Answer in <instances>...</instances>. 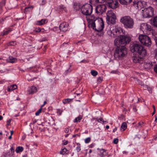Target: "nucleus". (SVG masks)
I'll return each mask as SVG.
<instances>
[{"label": "nucleus", "mask_w": 157, "mask_h": 157, "mask_svg": "<svg viewBox=\"0 0 157 157\" xmlns=\"http://www.w3.org/2000/svg\"><path fill=\"white\" fill-rule=\"evenodd\" d=\"M107 9L105 4H101L98 5L95 9L96 13L98 15H101L105 13Z\"/></svg>", "instance_id": "11"}, {"label": "nucleus", "mask_w": 157, "mask_h": 157, "mask_svg": "<svg viewBox=\"0 0 157 157\" xmlns=\"http://www.w3.org/2000/svg\"><path fill=\"white\" fill-rule=\"evenodd\" d=\"M123 153L124 154V153H125V154H126L127 153V152H126V151H124L123 152Z\"/></svg>", "instance_id": "61"}, {"label": "nucleus", "mask_w": 157, "mask_h": 157, "mask_svg": "<svg viewBox=\"0 0 157 157\" xmlns=\"http://www.w3.org/2000/svg\"><path fill=\"white\" fill-rule=\"evenodd\" d=\"M91 75L93 76H95L97 75L98 74L97 71L94 70H92L91 71Z\"/></svg>", "instance_id": "29"}, {"label": "nucleus", "mask_w": 157, "mask_h": 157, "mask_svg": "<svg viewBox=\"0 0 157 157\" xmlns=\"http://www.w3.org/2000/svg\"><path fill=\"white\" fill-rule=\"evenodd\" d=\"M11 31V30H9L6 31L5 32L3 33L2 34V36H3L4 35H7L9 33V32Z\"/></svg>", "instance_id": "38"}, {"label": "nucleus", "mask_w": 157, "mask_h": 157, "mask_svg": "<svg viewBox=\"0 0 157 157\" xmlns=\"http://www.w3.org/2000/svg\"><path fill=\"white\" fill-rule=\"evenodd\" d=\"M118 142V140L117 138L114 139L113 141V143L115 144H117Z\"/></svg>", "instance_id": "39"}, {"label": "nucleus", "mask_w": 157, "mask_h": 157, "mask_svg": "<svg viewBox=\"0 0 157 157\" xmlns=\"http://www.w3.org/2000/svg\"><path fill=\"white\" fill-rule=\"evenodd\" d=\"M36 122V121H34L33 122V124H34Z\"/></svg>", "instance_id": "63"}, {"label": "nucleus", "mask_w": 157, "mask_h": 157, "mask_svg": "<svg viewBox=\"0 0 157 157\" xmlns=\"http://www.w3.org/2000/svg\"><path fill=\"white\" fill-rule=\"evenodd\" d=\"M2 119H3V117H2V116L0 115V120H2Z\"/></svg>", "instance_id": "56"}, {"label": "nucleus", "mask_w": 157, "mask_h": 157, "mask_svg": "<svg viewBox=\"0 0 157 157\" xmlns=\"http://www.w3.org/2000/svg\"><path fill=\"white\" fill-rule=\"evenodd\" d=\"M152 24L155 27H157V16L153 17L152 20Z\"/></svg>", "instance_id": "19"}, {"label": "nucleus", "mask_w": 157, "mask_h": 157, "mask_svg": "<svg viewBox=\"0 0 157 157\" xmlns=\"http://www.w3.org/2000/svg\"><path fill=\"white\" fill-rule=\"evenodd\" d=\"M37 91V89L36 88L35 86H32L30 89V92L29 93L30 94H33L36 92Z\"/></svg>", "instance_id": "20"}, {"label": "nucleus", "mask_w": 157, "mask_h": 157, "mask_svg": "<svg viewBox=\"0 0 157 157\" xmlns=\"http://www.w3.org/2000/svg\"><path fill=\"white\" fill-rule=\"evenodd\" d=\"M127 128V125L125 122H123L121 126V129H123V131L125 130Z\"/></svg>", "instance_id": "23"}, {"label": "nucleus", "mask_w": 157, "mask_h": 157, "mask_svg": "<svg viewBox=\"0 0 157 157\" xmlns=\"http://www.w3.org/2000/svg\"><path fill=\"white\" fill-rule=\"evenodd\" d=\"M23 148L22 147L19 146L17 147L16 149V151L17 153H18L22 151H23Z\"/></svg>", "instance_id": "25"}, {"label": "nucleus", "mask_w": 157, "mask_h": 157, "mask_svg": "<svg viewBox=\"0 0 157 157\" xmlns=\"http://www.w3.org/2000/svg\"><path fill=\"white\" fill-rule=\"evenodd\" d=\"M77 5H78L77 3H74V5H75V6H77Z\"/></svg>", "instance_id": "64"}, {"label": "nucleus", "mask_w": 157, "mask_h": 157, "mask_svg": "<svg viewBox=\"0 0 157 157\" xmlns=\"http://www.w3.org/2000/svg\"><path fill=\"white\" fill-rule=\"evenodd\" d=\"M8 62L11 63H13L16 62L17 61L16 58H14L12 56H10L9 59L7 60Z\"/></svg>", "instance_id": "18"}, {"label": "nucleus", "mask_w": 157, "mask_h": 157, "mask_svg": "<svg viewBox=\"0 0 157 157\" xmlns=\"http://www.w3.org/2000/svg\"><path fill=\"white\" fill-rule=\"evenodd\" d=\"M145 66H146V67L147 68H151L153 66V64L152 62H150L148 63H146V64L145 65Z\"/></svg>", "instance_id": "22"}, {"label": "nucleus", "mask_w": 157, "mask_h": 157, "mask_svg": "<svg viewBox=\"0 0 157 157\" xmlns=\"http://www.w3.org/2000/svg\"><path fill=\"white\" fill-rule=\"evenodd\" d=\"M47 103V102L46 101H44V103L43 105L41 106V107L42 108V107L44 106Z\"/></svg>", "instance_id": "48"}, {"label": "nucleus", "mask_w": 157, "mask_h": 157, "mask_svg": "<svg viewBox=\"0 0 157 157\" xmlns=\"http://www.w3.org/2000/svg\"><path fill=\"white\" fill-rule=\"evenodd\" d=\"M132 58L133 62L135 63H140L141 60H142V58L136 56L132 57Z\"/></svg>", "instance_id": "17"}, {"label": "nucleus", "mask_w": 157, "mask_h": 157, "mask_svg": "<svg viewBox=\"0 0 157 157\" xmlns=\"http://www.w3.org/2000/svg\"><path fill=\"white\" fill-rule=\"evenodd\" d=\"M41 29L40 28H36L35 29V31L37 32H39L41 31Z\"/></svg>", "instance_id": "42"}, {"label": "nucleus", "mask_w": 157, "mask_h": 157, "mask_svg": "<svg viewBox=\"0 0 157 157\" xmlns=\"http://www.w3.org/2000/svg\"><path fill=\"white\" fill-rule=\"evenodd\" d=\"M10 133H11V136H12V135L13 134V131L12 130L11 131Z\"/></svg>", "instance_id": "54"}, {"label": "nucleus", "mask_w": 157, "mask_h": 157, "mask_svg": "<svg viewBox=\"0 0 157 157\" xmlns=\"http://www.w3.org/2000/svg\"><path fill=\"white\" fill-rule=\"evenodd\" d=\"M93 7L91 5L86 4L83 5L81 8L82 13L84 15L90 16L92 12Z\"/></svg>", "instance_id": "8"}, {"label": "nucleus", "mask_w": 157, "mask_h": 157, "mask_svg": "<svg viewBox=\"0 0 157 157\" xmlns=\"http://www.w3.org/2000/svg\"><path fill=\"white\" fill-rule=\"evenodd\" d=\"M143 14L145 18L151 17L153 15L154 10L153 8L149 6L142 10Z\"/></svg>", "instance_id": "10"}, {"label": "nucleus", "mask_w": 157, "mask_h": 157, "mask_svg": "<svg viewBox=\"0 0 157 157\" xmlns=\"http://www.w3.org/2000/svg\"><path fill=\"white\" fill-rule=\"evenodd\" d=\"M67 141H66L65 142H64V145H67Z\"/></svg>", "instance_id": "53"}, {"label": "nucleus", "mask_w": 157, "mask_h": 157, "mask_svg": "<svg viewBox=\"0 0 157 157\" xmlns=\"http://www.w3.org/2000/svg\"><path fill=\"white\" fill-rule=\"evenodd\" d=\"M3 3V5H5V2L4 1H3L2 2Z\"/></svg>", "instance_id": "57"}, {"label": "nucleus", "mask_w": 157, "mask_h": 157, "mask_svg": "<svg viewBox=\"0 0 157 157\" xmlns=\"http://www.w3.org/2000/svg\"><path fill=\"white\" fill-rule=\"evenodd\" d=\"M11 138H12V136H11V135H10V136H9V139H11Z\"/></svg>", "instance_id": "60"}, {"label": "nucleus", "mask_w": 157, "mask_h": 157, "mask_svg": "<svg viewBox=\"0 0 157 157\" xmlns=\"http://www.w3.org/2000/svg\"><path fill=\"white\" fill-rule=\"evenodd\" d=\"M79 8H80V7H79V6H78V8H76V10H78V9H79Z\"/></svg>", "instance_id": "62"}, {"label": "nucleus", "mask_w": 157, "mask_h": 157, "mask_svg": "<svg viewBox=\"0 0 157 157\" xmlns=\"http://www.w3.org/2000/svg\"><path fill=\"white\" fill-rule=\"evenodd\" d=\"M106 21L108 24H114L115 23L116 17L112 10L108 11L106 13Z\"/></svg>", "instance_id": "7"}, {"label": "nucleus", "mask_w": 157, "mask_h": 157, "mask_svg": "<svg viewBox=\"0 0 157 157\" xmlns=\"http://www.w3.org/2000/svg\"><path fill=\"white\" fill-rule=\"evenodd\" d=\"M100 153H102V154H100V155L101 156H104V155H105V150H104V149H102V150H101V151Z\"/></svg>", "instance_id": "31"}, {"label": "nucleus", "mask_w": 157, "mask_h": 157, "mask_svg": "<svg viewBox=\"0 0 157 157\" xmlns=\"http://www.w3.org/2000/svg\"><path fill=\"white\" fill-rule=\"evenodd\" d=\"M67 149L66 148H63L60 151V153L61 154L64 155L67 152Z\"/></svg>", "instance_id": "30"}, {"label": "nucleus", "mask_w": 157, "mask_h": 157, "mask_svg": "<svg viewBox=\"0 0 157 157\" xmlns=\"http://www.w3.org/2000/svg\"><path fill=\"white\" fill-rule=\"evenodd\" d=\"M10 150H11V152L13 154H12L11 155H10V156H13V153H14V149H13V147H12L10 149Z\"/></svg>", "instance_id": "41"}, {"label": "nucleus", "mask_w": 157, "mask_h": 157, "mask_svg": "<svg viewBox=\"0 0 157 157\" xmlns=\"http://www.w3.org/2000/svg\"><path fill=\"white\" fill-rule=\"evenodd\" d=\"M96 120H97L98 122H102L104 123L105 121H103V119L102 118H101L100 119H98V118L96 119Z\"/></svg>", "instance_id": "37"}, {"label": "nucleus", "mask_w": 157, "mask_h": 157, "mask_svg": "<svg viewBox=\"0 0 157 157\" xmlns=\"http://www.w3.org/2000/svg\"><path fill=\"white\" fill-rule=\"evenodd\" d=\"M106 31L107 34L112 37H115V36L118 37L120 35H123V29L120 28H113L110 27H107Z\"/></svg>", "instance_id": "5"}, {"label": "nucleus", "mask_w": 157, "mask_h": 157, "mask_svg": "<svg viewBox=\"0 0 157 157\" xmlns=\"http://www.w3.org/2000/svg\"><path fill=\"white\" fill-rule=\"evenodd\" d=\"M33 7V6L28 7H26L24 9V13H26L28 11H32Z\"/></svg>", "instance_id": "24"}, {"label": "nucleus", "mask_w": 157, "mask_h": 157, "mask_svg": "<svg viewBox=\"0 0 157 157\" xmlns=\"http://www.w3.org/2000/svg\"><path fill=\"white\" fill-rule=\"evenodd\" d=\"M89 27H91L97 32H101L104 27V24L101 18H96L90 21L88 25Z\"/></svg>", "instance_id": "1"}, {"label": "nucleus", "mask_w": 157, "mask_h": 157, "mask_svg": "<svg viewBox=\"0 0 157 157\" xmlns=\"http://www.w3.org/2000/svg\"><path fill=\"white\" fill-rule=\"evenodd\" d=\"M72 99L67 98L64 99L63 101V102L64 104L69 103L71 101Z\"/></svg>", "instance_id": "27"}, {"label": "nucleus", "mask_w": 157, "mask_h": 157, "mask_svg": "<svg viewBox=\"0 0 157 157\" xmlns=\"http://www.w3.org/2000/svg\"><path fill=\"white\" fill-rule=\"evenodd\" d=\"M155 121L157 122V117L156 115H155Z\"/></svg>", "instance_id": "52"}, {"label": "nucleus", "mask_w": 157, "mask_h": 157, "mask_svg": "<svg viewBox=\"0 0 157 157\" xmlns=\"http://www.w3.org/2000/svg\"><path fill=\"white\" fill-rule=\"evenodd\" d=\"M120 21L127 28H132L133 27L134 21L129 16H125L121 17Z\"/></svg>", "instance_id": "6"}, {"label": "nucleus", "mask_w": 157, "mask_h": 157, "mask_svg": "<svg viewBox=\"0 0 157 157\" xmlns=\"http://www.w3.org/2000/svg\"><path fill=\"white\" fill-rule=\"evenodd\" d=\"M114 53V57L116 59H121L127 54V49L124 45L117 46Z\"/></svg>", "instance_id": "4"}, {"label": "nucleus", "mask_w": 157, "mask_h": 157, "mask_svg": "<svg viewBox=\"0 0 157 157\" xmlns=\"http://www.w3.org/2000/svg\"><path fill=\"white\" fill-rule=\"evenodd\" d=\"M108 6L109 7L115 9L118 7V2L116 0H107Z\"/></svg>", "instance_id": "12"}, {"label": "nucleus", "mask_w": 157, "mask_h": 157, "mask_svg": "<svg viewBox=\"0 0 157 157\" xmlns=\"http://www.w3.org/2000/svg\"><path fill=\"white\" fill-rule=\"evenodd\" d=\"M106 128L107 129H108L109 128V125H106Z\"/></svg>", "instance_id": "59"}, {"label": "nucleus", "mask_w": 157, "mask_h": 157, "mask_svg": "<svg viewBox=\"0 0 157 157\" xmlns=\"http://www.w3.org/2000/svg\"><path fill=\"white\" fill-rule=\"evenodd\" d=\"M82 117L81 116L75 118L74 120V122H80V120L82 119Z\"/></svg>", "instance_id": "28"}, {"label": "nucleus", "mask_w": 157, "mask_h": 157, "mask_svg": "<svg viewBox=\"0 0 157 157\" xmlns=\"http://www.w3.org/2000/svg\"><path fill=\"white\" fill-rule=\"evenodd\" d=\"M90 137H88L85 140V142L86 143H88L90 141Z\"/></svg>", "instance_id": "36"}, {"label": "nucleus", "mask_w": 157, "mask_h": 157, "mask_svg": "<svg viewBox=\"0 0 157 157\" xmlns=\"http://www.w3.org/2000/svg\"><path fill=\"white\" fill-rule=\"evenodd\" d=\"M12 121V119H10L7 121V125H9L10 124V123Z\"/></svg>", "instance_id": "43"}, {"label": "nucleus", "mask_w": 157, "mask_h": 157, "mask_svg": "<svg viewBox=\"0 0 157 157\" xmlns=\"http://www.w3.org/2000/svg\"><path fill=\"white\" fill-rule=\"evenodd\" d=\"M7 153H5L2 156V157H6V155H7Z\"/></svg>", "instance_id": "50"}, {"label": "nucleus", "mask_w": 157, "mask_h": 157, "mask_svg": "<svg viewBox=\"0 0 157 157\" xmlns=\"http://www.w3.org/2000/svg\"><path fill=\"white\" fill-rule=\"evenodd\" d=\"M154 71L157 73V65L155 66L154 67Z\"/></svg>", "instance_id": "45"}, {"label": "nucleus", "mask_w": 157, "mask_h": 157, "mask_svg": "<svg viewBox=\"0 0 157 157\" xmlns=\"http://www.w3.org/2000/svg\"><path fill=\"white\" fill-rule=\"evenodd\" d=\"M59 28L61 31L66 32L69 29V25L65 22H63L59 25Z\"/></svg>", "instance_id": "13"}, {"label": "nucleus", "mask_w": 157, "mask_h": 157, "mask_svg": "<svg viewBox=\"0 0 157 157\" xmlns=\"http://www.w3.org/2000/svg\"><path fill=\"white\" fill-rule=\"evenodd\" d=\"M9 44L10 45H14L16 44V43L15 42H10L9 43Z\"/></svg>", "instance_id": "44"}, {"label": "nucleus", "mask_w": 157, "mask_h": 157, "mask_svg": "<svg viewBox=\"0 0 157 157\" xmlns=\"http://www.w3.org/2000/svg\"><path fill=\"white\" fill-rule=\"evenodd\" d=\"M146 26L147 32H150V33H152L153 30L151 28V26L147 24Z\"/></svg>", "instance_id": "21"}, {"label": "nucleus", "mask_w": 157, "mask_h": 157, "mask_svg": "<svg viewBox=\"0 0 157 157\" xmlns=\"http://www.w3.org/2000/svg\"><path fill=\"white\" fill-rule=\"evenodd\" d=\"M131 40V38L129 36L120 35L115 39L114 44L116 46H121V44L125 45L129 43Z\"/></svg>", "instance_id": "3"}, {"label": "nucleus", "mask_w": 157, "mask_h": 157, "mask_svg": "<svg viewBox=\"0 0 157 157\" xmlns=\"http://www.w3.org/2000/svg\"><path fill=\"white\" fill-rule=\"evenodd\" d=\"M77 147H76V150L77 152H79L81 150V148L80 147V144L78 143H77Z\"/></svg>", "instance_id": "33"}, {"label": "nucleus", "mask_w": 157, "mask_h": 157, "mask_svg": "<svg viewBox=\"0 0 157 157\" xmlns=\"http://www.w3.org/2000/svg\"><path fill=\"white\" fill-rule=\"evenodd\" d=\"M17 86L15 84H13L8 86L7 88V90L9 92H10L17 89Z\"/></svg>", "instance_id": "16"}, {"label": "nucleus", "mask_w": 157, "mask_h": 157, "mask_svg": "<svg viewBox=\"0 0 157 157\" xmlns=\"http://www.w3.org/2000/svg\"><path fill=\"white\" fill-rule=\"evenodd\" d=\"M42 108L41 107V108L37 112L35 113V115L36 116H38L40 113L41 112L42 110Z\"/></svg>", "instance_id": "32"}, {"label": "nucleus", "mask_w": 157, "mask_h": 157, "mask_svg": "<svg viewBox=\"0 0 157 157\" xmlns=\"http://www.w3.org/2000/svg\"><path fill=\"white\" fill-rule=\"evenodd\" d=\"M59 8L61 10H66V7L64 6L61 5L59 6Z\"/></svg>", "instance_id": "34"}, {"label": "nucleus", "mask_w": 157, "mask_h": 157, "mask_svg": "<svg viewBox=\"0 0 157 157\" xmlns=\"http://www.w3.org/2000/svg\"><path fill=\"white\" fill-rule=\"evenodd\" d=\"M154 137L155 140H156V139H157V136H154Z\"/></svg>", "instance_id": "58"}, {"label": "nucleus", "mask_w": 157, "mask_h": 157, "mask_svg": "<svg viewBox=\"0 0 157 157\" xmlns=\"http://www.w3.org/2000/svg\"><path fill=\"white\" fill-rule=\"evenodd\" d=\"M136 5L138 10H140L145 7V2H144L139 1L137 2Z\"/></svg>", "instance_id": "14"}, {"label": "nucleus", "mask_w": 157, "mask_h": 157, "mask_svg": "<svg viewBox=\"0 0 157 157\" xmlns=\"http://www.w3.org/2000/svg\"><path fill=\"white\" fill-rule=\"evenodd\" d=\"M46 21V19H42L40 21H38L37 22L38 23H37V24L38 25H42L45 23Z\"/></svg>", "instance_id": "26"}, {"label": "nucleus", "mask_w": 157, "mask_h": 157, "mask_svg": "<svg viewBox=\"0 0 157 157\" xmlns=\"http://www.w3.org/2000/svg\"><path fill=\"white\" fill-rule=\"evenodd\" d=\"M124 117V116L123 115H122L121 116V117H120L119 118V119H120V120H121V119H123V118Z\"/></svg>", "instance_id": "49"}, {"label": "nucleus", "mask_w": 157, "mask_h": 157, "mask_svg": "<svg viewBox=\"0 0 157 157\" xmlns=\"http://www.w3.org/2000/svg\"><path fill=\"white\" fill-rule=\"evenodd\" d=\"M155 58L157 59V50H155Z\"/></svg>", "instance_id": "47"}, {"label": "nucleus", "mask_w": 157, "mask_h": 157, "mask_svg": "<svg viewBox=\"0 0 157 157\" xmlns=\"http://www.w3.org/2000/svg\"><path fill=\"white\" fill-rule=\"evenodd\" d=\"M130 49L132 52L138 53L140 57L145 56L147 54L146 51L142 45L137 43H134Z\"/></svg>", "instance_id": "2"}, {"label": "nucleus", "mask_w": 157, "mask_h": 157, "mask_svg": "<svg viewBox=\"0 0 157 157\" xmlns=\"http://www.w3.org/2000/svg\"><path fill=\"white\" fill-rule=\"evenodd\" d=\"M120 3L123 5L129 4L132 1V0H118Z\"/></svg>", "instance_id": "15"}, {"label": "nucleus", "mask_w": 157, "mask_h": 157, "mask_svg": "<svg viewBox=\"0 0 157 157\" xmlns=\"http://www.w3.org/2000/svg\"><path fill=\"white\" fill-rule=\"evenodd\" d=\"M144 124L143 122H140L138 123V125L137 126V127H142V125Z\"/></svg>", "instance_id": "40"}, {"label": "nucleus", "mask_w": 157, "mask_h": 157, "mask_svg": "<svg viewBox=\"0 0 157 157\" xmlns=\"http://www.w3.org/2000/svg\"><path fill=\"white\" fill-rule=\"evenodd\" d=\"M155 109H154V111H153V112L152 113V116L155 113Z\"/></svg>", "instance_id": "51"}, {"label": "nucleus", "mask_w": 157, "mask_h": 157, "mask_svg": "<svg viewBox=\"0 0 157 157\" xmlns=\"http://www.w3.org/2000/svg\"><path fill=\"white\" fill-rule=\"evenodd\" d=\"M138 38L141 43L145 46L149 47L151 44L150 37L146 35H140Z\"/></svg>", "instance_id": "9"}, {"label": "nucleus", "mask_w": 157, "mask_h": 157, "mask_svg": "<svg viewBox=\"0 0 157 157\" xmlns=\"http://www.w3.org/2000/svg\"><path fill=\"white\" fill-rule=\"evenodd\" d=\"M103 80V78L102 77H99L98 78V79L97 80V82L98 83H101Z\"/></svg>", "instance_id": "35"}, {"label": "nucleus", "mask_w": 157, "mask_h": 157, "mask_svg": "<svg viewBox=\"0 0 157 157\" xmlns=\"http://www.w3.org/2000/svg\"><path fill=\"white\" fill-rule=\"evenodd\" d=\"M117 128H115L113 130V132H114L117 130Z\"/></svg>", "instance_id": "55"}, {"label": "nucleus", "mask_w": 157, "mask_h": 157, "mask_svg": "<svg viewBox=\"0 0 157 157\" xmlns=\"http://www.w3.org/2000/svg\"><path fill=\"white\" fill-rule=\"evenodd\" d=\"M64 131L65 133H67L69 131V129L68 128H65Z\"/></svg>", "instance_id": "46"}]
</instances>
